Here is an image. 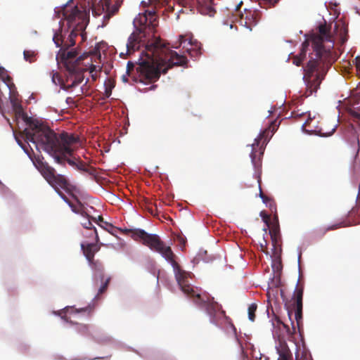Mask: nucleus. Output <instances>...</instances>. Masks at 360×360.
Here are the masks:
<instances>
[{
    "mask_svg": "<svg viewBox=\"0 0 360 360\" xmlns=\"http://www.w3.org/2000/svg\"><path fill=\"white\" fill-rule=\"evenodd\" d=\"M338 227V226H325L324 231L321 236H323L327 231H330V230H334Z\"/></svg>",
    "mask_w": 360,
    "mask_h": 360,
    "instance_id": "obj_46",
    "label": "nucleus"
},
{
    "mask_svg": "<svg viewBox=\"0 0 360 360\" xmlns=\"http://www.w3.org/2000/svg\"><path fill=\"white\" fill-rule=\"evenodd\" d=\"M332 25V22H327L323 18L316 24V90L320 84L318 81L324 79L337 59L334 51L337 26L333 31Z\"/></svg>",
    "mask_w": 360,
    "mask_h": 360,
    "instance_id": "obj_3",
    "label": "nucleus"
},
{
    "mask_svg": "<svg viewBox=\"0 0 360 360\" xmlns=\"http://www.w3.org/2000/svg\"><path fill=\"white\" fill-rule=\"evenodd\" d=\"M262 200L263 202L266 204V205L268 203H269V206L271 207V210L272 212H274L273 209L274 210L275 212L276 211L275 203H274V200L271 198L265 195L264 198H262Z\"/></svg>",
    "mask_w": 360,
    "mask_h": 360,
    "instance_id": "obj_35",
    "label": "nucleus"
},
{
    "mask_svg": "<svg viewBox=\"0 0 360 360\" xmlns=\"http://www.w3.org/2000/svg\"><path fill=\"white\" fill-rule=\"evenodd\" d=\"M355 64L357 70H360V56H357L355 58Z\"/></svg>",
    "mask_w": 360,
    "mask_h": 360,
    "instance_id": "obj_48",
    "label": "nucleus"
},
{
    "mask_svg": "<svg viewBox=\"0 0 360 360\" xmlns=\"http://www.w3.org/2000/svg\"><path fill=\"white\" fill-rule=\"evenodd\" d=\"M97 68H98V70H101V68L99 66H96V65L91 64L89 68V72L92 74L93 72H97Z\"/></svg>",
    "mask_w": 360,
    "mask_h": 360,
    "instance_id": "obj_43",
    "label": "nucleus"
},
{
    "mask_svg": "<svg viewBox=\"0 0 360 360\" xmlns=\"http://www.w3.org/2000/svg\"><path fill=\"white\" fill-rule=\"evenodd\" d=\"M135 352H136L141 357L144 358L147 360H155V359L152 356V352L148 351L145 354L139 353L136 350H134Z\"/></svg>",
    "mask_w": 360,
    "mask_h": 360,
    "instance_id": "obj_38",
    "label": "nucleus"
},
{
    "mask_svg": "<svg viewBox=\"0 0 360 360\" xmlns=\"http://www.w3.org/2000/svg\"><path fill=\"white\" fill-rule=\"evenodd\" d=\"M24 58L26 61L32 63L34 60L35 54L31 51H24L23 52Z\"/></svg>",
    "mask_w": 360,
    "mask_h": 360,
    "instance_id": "obj_33",
    "label": "nucleus"
},
{
    "mask_svg": "<svg viewBox=\"0 0 360 360\" xmlns=\"http://www.w3.org/2000/svg\"><path fill=\"white\" fill-rule=\"evenodd\" d=\"M155 86L152 85V86H150V89H153Z\"/></svg>",
    "mask_w": 360,
    "mask_h": 360,
    "instance_id": "obj_63",
    "label": "nucleus"
},
{
    "mask_svg": "<svg viewBox=\"0 0 360 360\" xmlns=\"http://www.w3.org/2000/svg\"><path fill=\"white\" fill-rule=\"evenodd\" d=\"M94 339L98 342H106L114 347H120L122 343L108 335H102L101 337L93 336Z\"/></svg>",
    "mask_w": 360,
    "mask_h": 360,
    "instance_id": "obj_25",
    "label": "nucleus"
},
{
    "mask_svg": "<svg viewBox=\"0 0 360 360\" xmlns=\"http://www.w3.org/2000/svg\"><path fill=\"white\" fill-rule=\"evenodd\" d=\"M134 68H135L134 64L132 62L129 61L127 63V73L129 75H130L131 72L134 70Z\"/></svg>",
    "mask_w": 360,
    "mask_h": 360,
    "instance_id": "obj_42",
    "label": "nucleus"
},
{
    "mask_svg": "<svg viewBox=\"0 0 360 360\" xmlns=\"http://www.w3.org/2000/svg\"><path fill=\"white\" fill-rule=\"evenodd\" d=\"M242 4H243V1H240V3H238V4L236 6V11H238V10L240 8V7H241Z\"/></svg>",
    "mask_w": 360,
    "mask_h": 360,
    "instance_id": "obj_54",
    "label": "nucleus"
},
{
    "mask_svg": "<svg viewBox=\"0 0 360 360\" xmlns=\"http://www.w3.org/2000/svg\"><path fill=\"white\" fill-rule=\"evenodd\" d=\"M56 136L58 142L56 144V148H58L56 150L58 151H56V154L47 153L54 158L58 164L65 165V162H67L70 165L76 167L77 162L69 157L73 154L72 146L79 141V136L67 132H63L59 135L56 133Z\"/></svg>",
    "mask_w": 360,
    "mask_h": 360,
    "instance_id": "obj_8",
    "label": "nucleus"
},
{
    "mask_svg": "<svg viewBox=\"0 0 360 360\" xmlns=\"http://www.w3.org/2000/svg\"><path fill=\"white\" fill-rule=\"evenodd\" d=\"M310 41L311 44L312 49H315V35L313 34L311 35Z\"/></svg>",
    "mask_w": 360,
    "mask_h": 360,
    "instance_id": "obj_47",
    "label": "nucleus"
},
{
    "mask_svg": "<svg viewBox=\"0 0 360 360\" xmlns=\"http://www.w3.org/2000/svg\"><path fill=\"white\" fill-rule=\"evenodd\" d=\"M20 146L22 148H24V146L22 145V143H20Z\"/></svg>",
    "mask_w": 360,
    "mask_h": 360,
    "instance_id": "obj_61",
    "label": "nucleus"
},
{
    "mask_svg": "<svg viewBox=\"0 0 360 360\" xmlns=\"http://www.w3.org/2000/svg\"><path fill=\"white\" fill-rule=\"evenodd\" d=\"M37 168L43 177L52 186L57 193L66 202H68L72 208V210L75 213L81 214L84 217L87 223L89 225H92L93 223L100 225V223H104L105 225H112L111 223L103 221V217L100 215H92L90 212H85L83 206L79 204V205H74L69 202L67 197L62 193L60 188L65 191L69 190L70 184L65 176L62 174H56V172L53 167L50 166L46 162L39 161L38 162Z\"/></svg>",
    "mask_w": 360,
    "mask_h": 360,
    "instance_id": "obj_6",
    "label": "nucleus"
},
{
    "mask_svg": "<svg viewBox=\"0 0 360 360\" xmlns=\"http://www.w3.org/2000/svg\"><path fill=\"white\" fill-rule=\"evenodd\" d=\"M86 222L82 223V225H86Z\"/></svg>",
    "mask_w": 360,
    "mask_h": 360,
    "instance_id": "obj_64",
    "label": "nucleus"
},
{
    "mask_svg": "<svg viewBox=\"0 0 360 360\" xmlns=\"http://www.w3.org/2000/svg\"><path fill=\"white\" fill-rule=\"evenodd\" d=\"M113 85L112 84H107L105 85V93H104V96L105 98H109L111 94H112V89L113 88Z\"/></svg>",
    "mask_w": 360,
    "mask_h": 360,
    "instance_id": "obj_39",
    "label": "nucleus"
},
{
    "mask_svg": "<svg viewBox=\"0 0 360 360\" xmlns=\"http://www.w3.org/2000/svg\"><path fill=\"white\" fill-rule=\"evenodd\" d=\"M100 6L102 7V11L105 13L103 15V22L105 23H107L110 18L118 12L120 8L118 3L111 5L109 0H101L98 4V6Z\"/></svg>",
    "mask_w": 360,
    "mask_h": 360,
    "instance_id": "obj_19",
    "label": "nucleus"
},
{
    "mask_svg": "<svg viewBox=\"0 0 360 360\" xmlns=\"http://www.w3.org/2000/svg\"><path fill=\"white\" fill-rule=\"evenodd\" d=\"M103 280H104V278ZM110 281H111V277L110 276H108L105 280V281H101L102 282V283H101V285H100V287L98 289L97 295H96L94 296V297L93 298L91 302L86 307H82V308H79V309H77L76 312L77 313H88V314H90L91 312V311L94 309V308L95 307L94 301L98 300L99 299V295H102L103 293H104L107 290Z\"/></svg>",
    "mask_w": 360,
    "mask_h": 360,
    "instance_id": "obj_17",
    "label": "nucleus"
},
{
    "mask_svg": "<svg viewBox=\"0 0 360 360\" xmlns=\"http://www.w3.org/2000/svg\"><path fill=\"white\" fill-rule=\"evenodd\" d=\"M29 345L26 343H20L19 345V349L25 352L29 349Z\"/></svg>",
    "mask_w": 360,
    "mask_h": 360,
    "instance_id": "obj_44",
    "label": "nucleus"
},
{
    "mask_svg": "<svg viewBox=\"0 0 360 360\" xmlns=\"http://www.w3.org/2000/svg\"><path fill=\"white\" fill-rule=\"evenodd\" d=\"M261 12L259 10H246L245 15L243 14L240 18V22L248 30H252L261 19Z\"/></svg>",
    "mask_w": 360,
    "mask_h": 360,
    "instance_id": "obj_16",
    "label": "nucleus"
},
{
    "mask_svg": "<svg viewBox=\"0 0 360 360\" xmlns=\"http://www.w3.org/2000/svg\"><path fill=\"white\" fill-rule=\"evenodd\" d=\"M303 357H304L305 360H313L311 356H310V358L308 359L307 356V353L305 352H303Z\"/></svg>",
    "mask_w": 360,
    "mask_h": 360,
    "instance_id": "obj_52",
    "label": "nucleus"
},
{
    "mask_svg": "<svg viewBox=\"0 0 360 360\" xmlns=\"http://www.w3.org/2000/svg\"><path fill=\"white\" fill-rule=\"evenodd\" d=\"M260 1H261L259 2L260 5L264 4H267L269 6H274L276 4H277L279 1V0H260Z\"/></svg>",
    "mask_w": 360,
    "mask_h": 360,
    "instance_id": "obj_41",
    "label": "nucleus"
},
{
    "mask_svg": "<svg viewBox=\"0 0 360 360\" xmlns=\"http://www.w3.org/2000/svg\"><path fill=\"white\" fill-rule=\"evenodd\" d=\"M198 11L202 15H207L213 16L215 13V10L213 5V0H198Z\"/></svg>",
    "mask_w": 360,
    "mask_h": 360,
    "instance_id": "obj_21",
    "label": "nucleus"
},
{
    "mask_svg": "<svg viewBox=\"0 0 360 360\" xmlns=\"http://www.w3.org/2000/svg\"><path fill=\"white\" fill-rule=\"evenodd\" d=\"M191 48L187 49V52L191 58H198L201 55V46L198 43L193 44H191Z\"/></svg>",
    "mask_w": 360,
    "mask_h": 360,
    "instance_id": "obj_28",
    "label": "nucleus"
},
{
    "mask_svg": "<svg viewBox=\"0 0 360 360\" xmlns=\"http://www.w3.org/2000/svg\"><path fill=\"white\" fill-rule=\"evenodd\" d=\"M81 250L93 271L92 280L96 285L98 281H103L104 277L103 264L99 261L94 260L95 254L99 250V247L94 243L83 242L81 243Z\"/></svg>",
    "mask_w": 360,
    "mask_h": 360,
    "instance_id": "obj_10",
    "label": "nucleus"
},
{
    "mask_svg": "<svg viewBox=\"0 0 360 360\" xmlns=\"http://www.w3.org/2000/svg\"><path fill=\"white\" fill-rule=\"evenodd\" d=\"M308 46H309V41H306L302 44V51L300 54V57L295 58L293 60V63L295 64L297 66L300 65L302 60L305 57L306 49L308 48Z\"/></svg>",
    "mask_w": 360,
    "mask_h": 360,
    "instance_id": "obj_31",
    "label": "nucleus"
},
{
    "mask_svg": "<svg viewBox=\"0 0 360 360\" xmlns=\"http://www.w3.org/2000/svg\"><path fill=\"white\" fill-rule=\"evenodd\" d=\"M257 305L255 303H252L248 307V319L253 322L255 319V312L256 311Z\"/></svg>",
    "mask_w": 360,
    "mask_h": 360,
    "instance_id": "obj_32",
    "label": "nucleus"
},
{
    "mask_svg": "<svg viewBox=\"0 0 360 360\" xmlns=\"http://www.w3.org/2000/svg\"><path fill=\"white\" fill-rule=\"evenodd\" d=\"M260 216L265 225H279L278 217L276 213L271 217V214H267L265 211H262Z\"/></svg>",
    "mask_w": 360,
    "mask_h": 360,
    "instance_id": "obj_24",
    "label": "nucleus"
},
{
    "mask_svg": "<svg viewBox=\"0 0 360 360\" xmlns=\"http://www.w3.org/2000/svg\"><path fill=\"white\" fill-rule=\"evenodd\" d=\"M260 182H261L260 177L258 176V183H259V197L262 199V198H264L265 195L264 194V193H263V191L262 190Z\"/></svg>",
    "mask_w": 360,
    "mask_h": 360,
    "instance_id": "obj_45",
    "label": "nucleus"
},
{
    "mask_svg": "<svg viewBox=\"0 0 360 360\" xmlns=\"http://www.w3.org/2000/svg\"><path fill=\"white\" fill-rule=\"evenodd\" d=\"M10 99L13 110L20 109V107L22 106L20 100L15 96H11Z\"/></svg>",
    "mask_w": 360,
    "mask_h": 360,
    "instance_id": "obj_34",
    "label": "nucleus"
},
{
    "mask_svg": "<svg viewBox=\"0 0 360 360\" xmlns=\"http://www.w3.org/2000/svg\"><path fill=\"white\" fill-rule=\"evenodd\" d=\"M76 168L83 172H88L86 163L80 160L78 161Z\"/></svg>",
    "mask_w": 360,
    "mask_h": 360,
    "instance_id": "obj_40",
    "label": "nucleus"
},
{
    "mask_svg": "<svg viewBox=\"0 0 360 360\" xmlns=\"http://www.w3.org/2000/svg\"><path fill=\"white\" fill-rule=\"evenodd\" d=\"M13 110L17 120L20 119L27 126L22 132L25 141L32 143L38 150L41 148L46 152L56 154V144L58 143L56 133L49 127L35 122L24 112L22 106L20 109Z\"/></svg>",
    "mask_w": 360,
    "mask_h": 360,
    "instance_id": "obj_5",
    "label": "nucleus"
},
{
    "mask_svg": "<svg viewBox=\"0 0 360 360\" xmlns=\"http://www.w3.org/2000/svg\"><path fill=\"white\" fill-rule=\"evenodd\" d=\"M20 146L22 148H24V146L22 145V143H20Z\"/></svg>",
    "mask_w": 360,
    "mask_h": 360,
    "instance_id": "obj_59",
    "label": "nucleus"
},
{
    "mask_svg": "<svg viewBox=\"0 0 360 360\" xmlns=\"http://www.w3.org/2000/svg\"><path fill=\"white\" fill-rule=\"evenodd\" d=\"M77 309H75L74 306H66L63 309L58 311H53V314L56 316H58L61 318L62 320H63L66 323H70L72 325H75L76 326V330L83 335H91V333L89 330V326L85 324H79L77 323H74L72 321H69L68 318L66 317V314L68 313L71 314H77L76 312V310Z\"/></svg>",
    "mask_w": 360,
    "mask_h": 360,
    "instance_id": "obj_14",
    "label": "nucleus"
},
{
    "mask_svg": "<svg viewBox=\"0 0 360 360\" xmlns=\"http://www.w3.org/2000/svg\"><path fill=\"white\" fill-rule=\"evenodd\" d=\"M55 76H57V77H59V74L58 72H56V73L53 74V81L54 82H55Z\"/></svg>",
    "mask_w": 360,
    "mask_h": 360,
    "instance_id": "obj_57",
    "label": "nucleus"
},
{
    "mask_svg": "<svg viewBox=\"0 0 360 360\" xmlns=\"http://www.w3.org/2000/svg\"><path fill=\"white\" fill-rule=\"evenodd\" d=\"M134 25L135 30L129 37L126 44L127 53L129 55L144 47L136 68L141 82H155L161 73H167L169 68L186 65V56L170 50L160 37L155 36L158 21L155 12L146 11L134 19Z\"/></svg>",
    "mask_w": 360,
    "mask_h": 360,
    "instance_id": "obj_1",
    "label": "nucleus"
},
{
    "mask_svg": "<svg viewBox=\"0 0 360 360\" xmlns=\"http://www.w3.org/2000/svg\"><path fill=\"white\" fill-rule=\"evenodd\" d=\"M313 118L309 115L307 120L302 126V131L308 135L315 134V125L311 124Z\"/></svg>",
    "mask_w": 360,
    "mask_h": 360,
    "instance_id": "obj_26",
    "label": "nucleus"
},
{
    "mask_svg": "<svg viewBox=\"0 0 360 360\" xmlns=\"http://www.w3.org/2000/svg\"><path fill=\"white\" fill-rule=\"evenodd\" d=\"M60 52L61 62L64 63L67 70L72 74L80 71L79 64L88 57L86 53L77 56L78 52L76 49L68 51L65 49H60Z\"/></svg>",
    "mask_w": 360,
    "mask_h": 360,
    "instance_id": "obj_12",
    "label": "nucleus"
},
{
    "mask_svg": "<svg viewBox=\"0 0 360 360\" xmlns=\"http://www.w3.org/2000/svg\"><path fill=\"white\" fill-rule=\"evenodd\" d=\"M192 299L193 303L209 316L210 323L223 330L227 335L234 338L242 354L247 356L242 342L237 334L236 328L231 319L226 315L221 305L208 292L202 290L200 291V295H195Z\"/></svg>",
    "mask_w": 360,
    "mask_h": 360,
    "instance_id": "obj_4",
    "label": "nucleus"
},
{
    "mask_svg": "<svg viewBox=\"0 0 360 360\" xmlns=\"http://www.w3.org/2000/svg\"><path fill=\"white\" fill-rule=\"evenodd\" d=\"M300 257H301V253L299 252H298V258H297L298 268H299V277H300Z\"/></svg>",
    "mask_w": 360,
    "mask_h": 360,
    "instance_id": "obj_49",
    "label": "nucleus"
},
{
    "mask_svg": "<svg viewBox=\"0 0 360 360\" xmlns=\"http://www.w3.org/2000/svg\"><path fill=\"white\" fill-rule=\"evenodd\" d=\"M242 4H243V1H240V3H238V4L236 6V11H238V10L240 8V7H241Z\"/></svg>",
    "mask_w": 360,
    "mask_h": 360,
    "instance_id": "obj_55",
    "label": "nucleus"
},
{
    "mask_svg": "<svg viewBox=\"0 0 360 360\" xmlns=\"http://www.w3.org/2000/svg\"><path fill=\"white\" fill-rule=\"evenodd\" d=\"M293 344L295 345V349H296V352H295V358L297 359V355H298V347H297V345H296L295 342H293Z\"/></svg>",
    "mask_w": 360,
    "mask_h": 360,
    "instance_id": "obj_56",
    "label": "nucleus"
},
{
    "mask_svg": "<svg viewBox=\"0 0 360 360\" xmlns=\"http://www.w3.org/2000/svg\"><path fill=\"white\" fill-rule=\"evenodd\" d=\"M262 231L270 235L273 242H277L281 238L280 226H263Z\"/></svg>",
    "mask_w": 360,
    "mask_h": 360,
    "instance_id": "obj_23",
    "label": "nucleus"
},
{
    "mask_svg": "<svg viewBox=\"0 0 360 360\" xmlns=\"http://www.w3.org/2000/svg\"><path fill=\"white\" fill-rule=\"evenodd\" d=\"M281 285V275H276L274 274H271V277L269 279L268 281V289L269 288H278ZM267 293H269V291H267Z\"/></svg>",
    "mask_w": 360,
    "mask_h": 360,
    "instance_id": "obj_27",
    "label": "nucleus"
},
{
    "mask_svg": "<svg viewBox=\"0 0 360 360\" xmlns=\"http://www.w3.org/2000/svg\"><path fill=\"white\" fill-rule=\"evenodd\" d=\"M20 146L22 148H24V146L22 145V143H20Z\"/></svg>",
    "mask_w": 360,
    "mask_h": 360,
    "instance_id": "obj_60",
    "label": "nucleus"
},
{
    "mask_svg": "<svg viewBox=\"0 0 360 360\" xmlns=\"http://www.w3.org/2000/svg\"><path fill=\"white\" fill-rule=\"evenodd\" d=\"M337 125L326 120L318 121L316 124V136L327 137L331 136L335 131Z\"/></svg>",
    "mask_w": 360,
    "mask_h": 360,
    "instance_id": "obj_18",
    "label": "nucleus"
},
{
    "mask_svg": "<svg viewBox=\"0 0 360 360\" xmlns=\"http://www.w3.org/2000/svg\"><path fill=\"white\" fill-rule=\"evenodd\" d=\"M104 231L114 236L117 238H120L118 234L129 235L135 240L138 239H151L154 243L159 241V236L157 234H150L141 229H134L133 226H100Z\"/></svg>",
    "mask_w": 360,
    "mask_h": 360,
    "instance_id": "obj_11",
    "label": "nucleus"
},
{
    "mask_svg": "<svg viewBox=\"0 0 360 360\" xmlns=\"http://www.w3.org/2000/svg\"><path fill=\"white\" fill-rule=\"evenodd\" d=\"M55 14L58 18L66 21L70 30L68 39L64 41L61 31L56 32L53 40L57 47L68 49L75 44V38L80 35L84 41L86 38L84 30L89 22V15L83 8H79L72 1L67 2L63 6L56 8Z\"/></svg>",
    "mask_w": 360,
    "mask_h": 360,
    "instance_id": "obj_2",
    "label": "nucleus"
},
{
    "mask_svg": "<svg viewBox=\"0 0 360 360\" xmlns=\"http://www.w3.org/2000/svg\"><path fill=\"white\" fill-rule=\"evenodd\" d=\"M83 81V77H79L73 82V85H77Z\"/></svg>",
    "mask_w": 360,
    "mask_h": 360,
    "instance_id": "obj_50",
    "label": "nucleus"
},
{
    "mask_svg": "<svg viewBox=\"0 0 360 360\" xmlns=\"http://www.w3.org/2000/svg\"><path fill=\"white\" fill-rule=\"evenodd\" d=\"M174 240H176L182 248L186 245V238L184 235L179 233L176 234Z\"/></svg>",
    "mask_w": 360,
    "mask_h": 360,
    "instance_id": "obj_36",
    "label": "nucleus"
},
{
    "mask_svg": "<svg viewBox=\"0 0 360 360\" xmlns=\"http://www.w3.org/2000/svg\"><path fill=\"white\" fill-rule=\"evenodd\" d=\"M269 133V129H265L263 131L259 136L255 139L254 143L252 145V152L250 153V158L252 163L254 167L259 170L262 166L261 156L263 155V149L262 146L259 147L260 143L262 144L266 143L267 141V136Z\"/></svg>",
    "mask_w": 360,
    "mask_h": 360,
    "instance_id": "obj_13",
    "label": "nucleus"
},
{
    "mask_svg": "<svg viewBox=\"0 0 360 360\" xmlns=\"http://www.w3.org/2000/svg\"><path fill=\"white\" fill-rule=\"evenodd\" d=\"M91 77H92V79L95 81L98 77L96 72H93L91 74Z\"/></svg>",
    "mask_w": 360,
    "mask_h": 360,
    "instance_id": "obj_53",
    "label": "nucleus"
},
{
    "mask_svg": "<svg viewBox=\"0 0 360 360\" xmlns=\"http://www.w3.org/2000/svg\"><path fill=\"white\" fill-rule=\"evenodd\" d=\"M283 326H284V328H285V330H286V333H287L288 335H292V332H291L290 328L288 326H286V325H283Z\"/></svg>",
    "mask_w": 360,
    "mask_h": 360,
    "instance_id": "obj_51",
    "label": "nucleus"
},
{
    "mask_svg": "<svg viewBox=\"0 0 360 360\" xmlns=\"http://www.w3.org/2000/svg\"><path fill=\"white\" fill-rule=\"evenodd\" d=\"M159 252L161 256L172 266L174 277L182 292L188 297L193 298L195 295H200L202 290L194 286L190 282L194 274L192 272L185 271L174 260V254L169 247H160Z\"/></svg>",
    "mask_w": 360,
    "mask_h": 360,
    "instance_id": "obj_7",
    "label": "nucleus"
},
{
    "mask_svg": "<svg viewBox=\"0 0 360 360\" xmlns=\"http://www.w3.org/2000/svg\"><path fill=\"white\" fill-rule=\"evenodd\" d=\"M84 229H85V231L86 232H88V233H89L90 235H95V237L96 238V240L98 239V233H97V231H96V226H83Z\"/></svg>",
    "mask_w": 360,
    "mask_h": 360,
    "instance_id": "obj_37",
    "label": "nucleus"
},
{
    "mask_svg": "<svg viewBox=\"0 0 360 360\" xmlns=\"http://www.w3.org/2000/svg\"><path fill=\"white\" fill-rule=\"evenodd\" d=\"M315 60L311 59L304 69L303 79L306 84L304 96L308 97L315 91Z\"/></svg>",
    "mask_w": 360,
    "mask_h": 360,
    "instance_id": "obj_15",
    "label": "nucleus"
},
{
    "mask_svg": "<svg viewBox=\"0 0 360 360\" xmlns=\"http://www.w3.org/2000/svg\"><path fill=\"white\" fill-rule=\"evenodd\" d=\"M275 348L279 356L277 360H293L292 353L285 340H279V345Z\"/></svg>",
    "mask_w": 360,
    "mask_h": 360,
    "instance_id": "obj_20",
    "label": "nucleus"
},
{
    "mask_svg": "<svg viewBox=\"0 0 360 360\" xmlns=\"http://www.w3.org/2000/svg\"><path fill=\"white\" fill-rule=\"evenodd\" d=\"M304 287L297 281L291 299V304L290 305L286 302V298L284 295L283 290H281L280 294L283 302H285L284 307L288 312V318L291 322L292 332H295V327L293 321L292 320V311L295 312V319L296 320L297 326L300 327V324L302 319V297H303Z\"/></svg>",
    "mask_w": 360,
    "mask_h": 360,
    "instance_id": "obj_9",
    "label": "nucleus"
},
{
    "mask_svg": "<svg viewBox=\"0 0 360 360\" xmlns=\"http://www.w3.org/2000/svg\"><path fill=\"white\" fill-rule=\"evenodd\" d=\"M20 146L22 148H24V146L22 145V143H20Z\"/></svg>",
    "mask_w": 360,
    "mask_h": 360,
    "instance_id": "obj_62",
    "label": "nucleus"
},
{
    "mask_svg": "<svg viewBox=\"0 0 360 360\" xmlns=\"http://www.w3.org/2000/svg\"><path fill=\"white\" fill-rule=\"evenodd\" d=\"M103 359V357H95V358H94V359Z\"/></svg>",
    "mask_w": 360,
    "mask_h": 360,
    "instance_id": "obj_58",
    "label": "nucleus"
},
{
    "mask_svg": "<svg viewBox=\"0 0 360 360\" xmlns=\"http://www.w3.org/2000/svg\"><path fill=\"white\" fill-rule=\"evenodd\" d=\"M146 269L150 274L157 276V284L158 285L160 271H157L154 262L151 259H148L146 263Z\"/></svg>",
    "mask_w": 360,
    "mask_h": 360,
    "instance_id": "obj_30",
    "label": "nucleus"
},
{
    "mask_svg": "<svg viewBox=\"0 0 360 360\" xmlns=\"http://www.w3.org/2000/svg\"><path fill=\"white\" fill-rule=\"evenodd\" d=\"M212 257L207 255V250L200 249L196 256L192 259L191 262L193 264V266H195V264H198L200 261L208 263L212 261Z\"/></svg>",
    "mask_w": 360,
    "mask_h": 360,
    "instance_id": "obj_22",
    "label": "nucleus"
},
{
    "mask_svg": "<svg viewBox=\"0 0 360 360\" xmlns=\"http://www.w3.org/2000/svg\"><path fill=\"white\" fill-rule=\"evenodd\" d=\"M271 257L273 258L272 256H271ZM271 268H272V271H273L271 274H274L276 275L281 274L283 266H282L281 259L279 258L272 259Z\"/></svg>",
    "mask_w": 360,
    "mask_h": 360,
    "instance_id": "obj_29",
    "label": "nucleus"
}]
</instances>
